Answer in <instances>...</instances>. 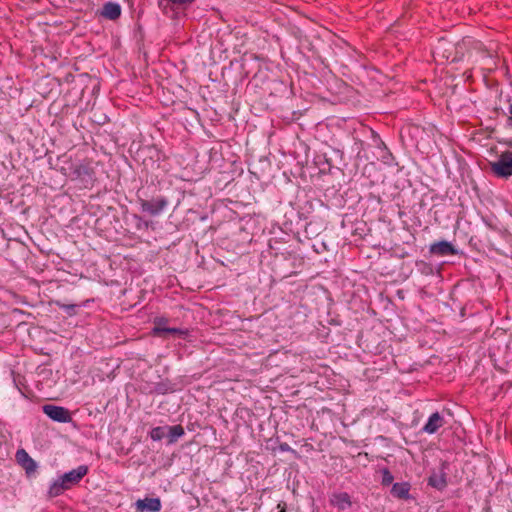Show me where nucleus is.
<instances>
[{"instance_id":"1","label":"nucleus","mask_w":512,"mask_h":512,"mask_svg":"<svg viewBox=\"0 0 512 512\" xmlns=\"http://www.w3.org/2000/svg\"><path fill=\"white\" fill-rule=\"evenodd\" d=\"M89 472L87 465H79L77 468L72 469L54 480L48 490L50 498L57 497L64 493V491L71 489L73 486L79 484L84 476Z\"/></svg>"},{"instance_id":"2","label":"nucleus","mask_w":512,"mask_h":512,"mask_svg":"<svg viewBox=\"0 0 512 512\" xmlns=\"http://www.w3.org/2000/svg\"><path fill=\"white\" fill-rule=\"evenodd\" d=\"M468 42L462 53H459L458 62L466 60L468 64L474 65L480 60L490 58L492 55L484 44L472 37H464L460 42Z\"/></svg>"},{"instance_id":"3","label":"nucleus","mask_w":512,"mask_h":512,"mask_svg":"<svg viewBox=\"0 0 512 512\" xmlns=\"http://www.w3.org/2000/svg\"><path fill=\"white\" fill-rule=\"evenodd\" d=\"M467 43V41L454 43L446 38H440L433 48V54L447 61L458 62L459 53H462Z\"/></svg>"},{"instance_id":"4","label":"nucleus","mask_w":512,"mask_h":512,"mask_svg":"<svg viewBox=\"0 0 512 512\" xmlns=\"http://www.w3.org/2000/svg\"><path fill=\"white\" fill-rule=\"evenodd\" d=\"M490 172L499 179L512 176V150L501 152L495 161L489 162Z\"/></svg>"},{"instance_id":"5","label":"nucleus","mask_w":512,"mask_h":512,"mask_svg":"<svg viewBox=\"0 0 512 512\" xmlns=\"http://www.w3.org/2000/svg\"><path fill=\"white\" fill-rule=\"evenodd\" d=\"M168 203V199L164 196H158L150 200L139 198L141 210L151 216H157L161 214L168 206Z\"/></svg>"},{"instance_id":"6","label":"nucleus","mask_w":512,"mask_h":512,"mask_svg":"<svg viewBox=\"0 0 512 512\" xmlns=\"http://www.w3.org/2000/svg\"><path fill=\"white\" fill-rule=\"evenodd\" d=\"M44 414H46L50 419L59 423H69L72 421L70 411L62 406H57L53 404H46L42 407Z\"/></svg>"},{"instance_id":"7","label":"nucleus","mask_w":512,"mask_h":512,"mask_svg":"<svg viewBox=\"0 0 512 512\" xmlns=\"http://www.w3.org/2000/svg\"><path fill=\"white\" fill-rule=\"evenodd\" d=\"M122 8L117 2H106L102 9L98 12L99 16L104 19L115 21L120 18Z\"/></svg>"},{"instance_id":"8","label":"nucleus","mask_w":512,"mask_h":512,"mask_svg":"<svg viewBox=\"0 0 512 512\" xmlns=\"http://www.w3.org/2000/svg\"><path fill=\"white\" fill-rule=\"evenodd\" d=\"M137 511L140 512H159L161 510L160 498L138 499L135 503Z\"/></svg>"},{"instance_id":"9","label":"nucleus","mask_w":512,"mask_h":512,"mask_svg":"<svg viewBox=\"0 0 512 512\" xmlns=\"http://www.w3.org/2000/svg\"><path fill=\"white\" fill-rule=\"evenodd\" d=\"M429 252L439 256L455 255L456 248L448 241L442 240L430 245Z\"/></svg>"},{"instance_id":"10","label":"nucleus","mask_w":512,"mask_h":512,"mask_svg":"<svg viewBox=\"0 0 512 512\" xmlns=\"http://www.w3.org/2000/svg\"><path fill=\"white\" fill-rule=\"evenodd\" d=\"M444 424H445V420H444L443 416L439 412H434L430 415L427 423L423 426L422 432H425L427 434H434Z\"/></svg>"},{"instance_id":"11","label":"nucleus","mask_w":512,"mask_h":512,"mask_svg":"<svg viewBox=\"0 0 512 512\" xmlns=\"http://www.w3.org/2000/svg\"><path fill=\"white\" fill-rule=\"evenodd\" d=\"M17 462L25 469L27 474L36 471L37 463L29 456L24 449H19L16 452Z\"/></svg>"},{"instance_id":"12","label":"nucleus","mask_w":512,"mask_h":512,"mask_svg":"<svg viewBox=\"0 0 512 512\" xmlns=\"http://www.w3.org/2000/svg\"><path fill=\"white\" fill-rule=\"evenodd\" d=\"M410 489L411 485L409 482H396L392 485L390 493L394 498L409 500L411 499Z\"/></svg>"},{"instance_id":"13","label":"nucleus","mask_w":512,"mask_h":512,"mask_svg":"<svg viewBox=\"0 0 512 512\" xmlns=\"http://www.w3.org/2000/svg\"><path fill=\"white\" fill-rule=\"evenodd\" d=\"M428 485L442 491L447 486L446 473L444 471L432 473L428 478Z\"/></svg>"},{"instance_id":"14","label":"nucleus","mask_w":512,"mask_h":512,"mask_svg":"<svg viewBox=\"0 0 512 512\" xmlns=\"http://www.w3.org/2000/svg\"><path fill=\"white\" fill-rule=\"evenodd\" d=\"M332 505L337 507L339 510H345L351 506L350 496L346 492L336 493L331 499Z\"/></svg>"},{"instance_id":"15","label":"nucleus","mask_w":512,"mask_h":512,"mask_svg":"<svg viewBox=\"0 0 512 512\" xmlns=\"http://www.w3.org/2000/svg\"><path fill=\"white\" fill-rule=\"evenodd\" d=\"M166 430H168V444L177 442L185 434L184 428L181 425L166 426Z\"/></svg>"},{"instance_id":"16","label":"nucleus","mask_w":512,"mask_h":512,"mask_svg":"<svg viewBox=\"0 0 512 512\" xmlns=\"http://www.w3.org/2000/svg\"><path fill=\"white\" fill-rule=\"evenodd\" d=\"M93 169L89 167L88 165L80 164L76 166L73 170V174L76 178H79L81 180H87L91 179L93 175Z\"/></svg>"},{"instance_id":"17","label":"nucleus","mask_w":512,"mask_h":512,"mask_svg":"<svg viewBox=\"0 0 512 512\" xmlns=\"http://www.w3.org/2000/svg\"><path fill=\"white\" fill-rule=\"evenodd\" d=\"M168 319L164 317H157L154 320L153 334L157 336L163 335L162 329H167Z\"/></svg>"},{"instance_id":"18","label":"nucleus","mask_w":512,"mask_h":512,"mask_svg":"<svg viewBox=\"0 0 512 512\" xmlns=\"http://www.w3.org/2000/svg\"><path fill=\"white\" fill-rule=\"evenodd\" d=\"M417 270L426 276L432 275L434 273V267L430 263H427L423 260H418L415 263Z\"/></svg>"},{"instance_id":"19","label":"nucleus","mask_w":512,"mask_h":512,"mask_svg":"<svg viewBox=\"0 0 512 512\" xmlns=\"http://www.w3.org/2000/svg\"><path fill=\"white\" fill-rule=\"evenodd\" d=\"M163 331V335H161V337H168L170 335L174 336V337H184L188 334V331L185 330V329H181V328H170V327H167V329H162Z\"/></svg>"},{"instance_id":"20","label":"nucleus","mask_w":512,"mask_h":512,"mask_svg":"<svg viewBox=\"0 0 512 512\" xmlns=\"http://www.w3.org/2000/svg\"><path fill=\"white\" fill-rule=\"evenodd\" d=\"M150 437L153 441H160L162 440L166 434V426H157L151 429L150 431Z\"/></svg>"},{"instance_id":"21","label":"nucleus","mask_w":512,"mask_h":512,"mask_svg":"<svg viewBox=\"0 0 512 512\" xmlns=\"http://www.w3.org/2000/svg\"><path fill=\"white\" fill-rule=\"evenodd\" d=\"M57 305L60 309L64 310L69 316H73L77 313V308L79 305L77 304H64L57 302Z\"/></svg>"},{"instance_id":"22","label":"nucleus","mask_w":512,"mask_h":512,"mask_svg":"<svg viewBox=\"0 0 512 512\" xmlns=\"http://www.w3.org/2000/svg\"><path fill=\"white\" fill-rule=\"evenodd\" d=\"M381 473H382V481H381V484L383 486H389L393 483V480H394V476L392 475V473L389 471L388 468H383L381 470Z\"/></svg>"},{"instance_id":"23","label":"nucleus","mask_w":512,"mask_h":512,"mask_svg":"<svg viewBox=\"0 0 512 512\" xmlns=\"http://www.w3.org/2000/svg\"><path fill=\"white\" fill-rule=\"evenodd\" d=\"M168 4L176 7L187 8L192 5L195 0H166Z\"/></svg>"},{"instance_id":"24","label":"nucleus","mask_w":512,"mask_h":512,"mask_svg":"<svg viewBox=\"0 0 512 512\" xmlns=\"http://www.w3.org/2000/svg\"><path fill=\"white\" fill-rule=\"evenodd\" d=\"M352 149L357 153L358 157H361V152L364 149V141L354 138Z\"/></svg>"},{"instance_id":"25","label":"nucleus","mask_w":512,"mask_h":512,"mask_svg":"<svg viewBox=\"0 0 512 512\" xmlns=\"http://www.w3.org/2000/svg\"><path fill=\"white\" fill-rule=\"evenodd\" d=\"M169 391L167 384L165 383H157L155 386V392L158 394H166Z\"/></svg>"},{"instance_id":"26","label":"nucleus","mask_w":512,"mask_h":512,"mask_svg":"<svg viewBox=\"0 0 512 512\" xmlns=\"http://www.w3.org/2000/svg\"><path fill=\"white\" fill-rule=\"evenodd\" d=\"M370 132H371V135H372V137H373L374 142L376 143V145H377V146H384V147H385V144H384V142L380 139L379 135H378L375 131H373V130H371Z\"/></svg>"},{"instance_id":"27","label":"nucleus","mask_w":512,"mask_h":512,"mask_svg":"<svg viewBox=\"0 0 512 512\" xmlns=\"http://www.w3.org/2000/svg\"><path fill=\"white\" fill-rule=\"evenodd\" d=\"M279 449H280V451H282V452L292 451V448L289 446V444H287V443H285V442H284V443H281V444L279 445Z\"/></svg>"},{"instance_id":"28","label":"nucleus","mask_w":512,"mask_h":512,"mask_svg":"<svg viewBox=\"0 0 512 512\" xmlns=\"http://www.w3.org/2000/svg\"><path fill=\"white\" fill-rule=\"evenodd\" d=\"M508 111L510 114V117L508 118V122L512 123V103L509 104Z\"/></svg>"},{"instance_id":"29","label":"nucleus","mask_w":512,"mask_h":512,"mask_svg":"<svg viewBox=\"0 0 512 512\" xmlns=\"http://www.w3.org/2000/svg\"><path fill=\"white\" fill-rule=\"evenodd\" d=\"M135 218H136V219L138 220V222H139V223L137 224V227H138V228H140V223L142 222V218H141V217H139V216H137V215H135Z\"/></svg>"},{"instance_id":"30","label":"nucleus","mask_w":512,"mask_h":512,"mask_svg":"<svg viewBox=\"0 0 512 512\" xmlns=\"http://www.w3.org/2000/svg\"><path fill=\"white\" fill-rule=\"evenodd\" d=\"M509 146H512V141L507 142Z\"/></svg>"},{"instance_id":"31","label":"nucleus","mask_w":512,"mask_h":512,"mask_svg":"<svg viewBox=\"0 0 512 512\" xmlns=\"http://www.w3.org/2000/svg\"><path fill=\"white\" fill-rule=\"evenodd\" d=\"M1 317H5V315H4V314H1V315H0V318H1Z\"/></svg>"}]
</instances>
